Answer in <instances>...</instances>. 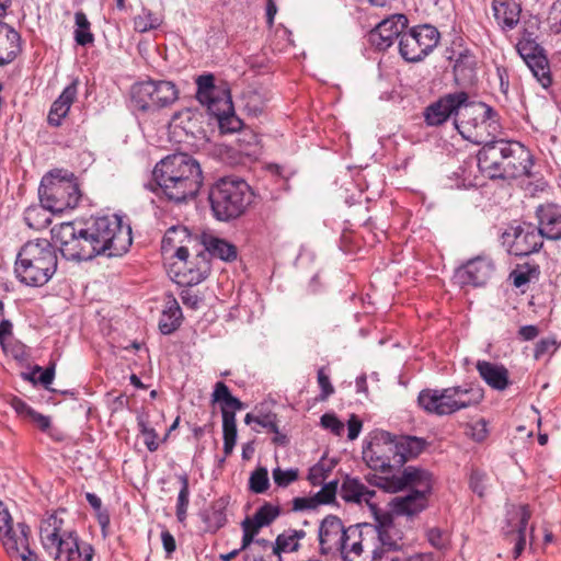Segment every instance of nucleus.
I'll return each mask as SVG.
<instances>
[{
	"mask_svg": "<svg viewBox=\"0 0 561 561\" xmlns=\"http://www.w3.org/2000/svg\"><path fill=\"white\" fill-rule=\"evenodd\" d=\"M50 232L61 255L71 261H88L98 255L122 256L133 243L131 228L118 215L94 217L82 227L61 222Z\"/></svg>",
	"mask_w": 561,
	"mask_h": 561,
	"instance_id": "nucleus-1",
	"label": "nucleus"
},
{
	"mask_svg": "<svg viewBox=\"0 0 561 561\" xmlns=\"http://www.w3.org/2000/svg\"><path fill=\"white\" fill-rule=\"evenodd\" d=\"M159 193L176 204L194 199L203 185V171L196 159L183 152L158 162L152 172Z\"/></svg>",
	"mask_w": 561,
	"mask_h": 561,
	"instance_id": "nucleus-2",
	"label": "nucleus"
},
{
	"mask_svg": "<svg viewBox=\"0 0 561 561\" xmlns=\"http://www.w3.org/2000/svg\"><path fill=\"white\" fill-rule=\"evenodd\" d=\"M478 167L490 179H517L530 176L533 156L518 141L493 139L478 152Z\"/></svg>",
	"mask_w": 561,
	"mask_h": 561,
	"instance_id": "nucleus-3",
	"label": "nucleus"
},
{
	"mask_svg": "<svg viewBox=\"0 0 561 561\" xmlns=\"http://www.w3.org/2000/svg\"><path fill=\"white\" fill-rule=\"evenodd\" d=\"M39 538L44 550L56 561H92L94 548L80 542L75 529L67 528L57 513L41 522Z\"/></svg>",
	"mask_w": 561,
	"mask_h": 561,
	"instance_id": "nucleus-4",
	"label": "nucleus"
},
{
	"mask_svg": "<svg viewBox=\"0 0 561 561\" xmlns=\"http://www.w3.org/2000/svg\"><path fill=\"white\" fill-rule=\"evenodd\" d=\"M57 270L55 248L47 239L26 242L18 253L14 272L27 286L45 285Z\"/></svg>",
	"mask_w": 561,
	"mask_h": 561,
	"instance_id": "nucleus-5",
	"label": "nucleus"
},
{
	"mask_svg": "<svg viewBox=\"0 0 561 561\" xmlns=\"http://www.w3.org/2000/svg\"><path fill=\"white\" fill-rule=\"evenodd\" d=\"M483 398L484 390L480 386L467 383L444 389H424L419 393L417 403L425 412L444 416L476 407Z\"/></svg>",
	"mask_w": 561,
	"mask_h": 561,
	"instance_id": "nucleus-6",
	"label": "nucleus"
},
{
	"mask_svg": "<svg viewBox=\"0 0 561 561\" xmlns=\"http://www.w3.org/2000/svg\"><path fill=\"white\" fill-rule=\"evenodd\" d=\"M208 201L217 220L230 221L240 217L251 204V187L244 180L225 176L210 186Z\"/></svg>",
	"mask_w": 561,
	"mask_h": 561,
	"instance_id": "nucleus-7",
	"label": "nucleus"
},
{
	"mask_svg": "<svg viewBox=\"0 0 561 561\" xmlns=\"http://www.w3.org/2000/svg\"><path fill=\"white\" fill-rule=\"evenodd\" d=\"M178 99L179 89L168 80L149 79L134 83L130 89L133 108L144 113L168 107Z\"/></svg>",
	"mask_w": 561,
	"mask_h": 561,
	"instance_id": "nucleus-8",
	"label": "nucleus"
},
{
	"mask_svg": "<svg viewBox=\"0 0 561 561\" xmlns=\"http://www.w3.org/2000/svg\"><path fill=\"white\" fill-rule=\"evenodd\" d=\"M42 206L51 213H62L77 207L81 192L73 179L59 178L49 173L45 175L38 187Z\"/></svg>",
	"mask_w": 561,
	"mask_h": 561,
	"instance_id": "nucleus-9",
	"label": "nucleus"
},
{
	"mask_svg": "<svg viewBox=\"0 0 561 561\" xmlns=\"http://www.w3.org/2000/svg\"><path fill=\"white\" fill-rule=\"evenodd\" d=\"M496 115L490 105L468 100L459 107L454 125L463 139L472 144L484 145L486 128L491 126L490 121H494Z\"/></svg>",
	"mask_w": 561,
	"mask_h": 561,
	"instance_id": "nucleus-10",
	"label": "nucleus"
},
{
	"mask_svg": "<svg viewBox=\"0 0 561 561\" xmlns=\"http://www.w3.org/2000/svg\"><path fill=\"white\" fill-rule=\"evenodd\" d=\"M199 244L203 247V250L197 251L194 266L187 267V274H184L190 286L199 284L207 278L211 270L210 256L225 262H232L238 256V250L234 244L211 234H203Z\"/></svg>",
	"mask_w": 561,
	"mask_h": 561,
	"instance_id": "nucleus-11",
	"label": "nucleus"
},
{
	"mask_svg": "<svg viewBox=\"0 0 561 561\" xmlns=\"http://www.w3.org/2000/svg\"><path fill=\"white\" fill-rule=\"evenodd\" d=\"M31 528L25 523H18L14 528L12 517L0 501V538L12 561H37V554L30 549Z\"/></svg>",
	"mask_w": 561,
	"mask_h": 561,
	"instance_id": "nucleus-12",
	"label": "nucleus"
},
{
	"mask_svg": "<svg viewBox=\"0 0 561 561\" xmlns=\"http://www.w3.org/2000/svg\"><path fill=\"white\" fill-rule=\"evenodd\" d=\"M439 37L437 28L430 24L414 26L401 35L400 55L409 62H417L437 46Z\"/></svg>",
	"mask_w": 561,
	"mask_h": 561,
	"instance_id": "nucleus-13",
	"label": "nucleus"
},
{
	"mask_svg": "<svg viewBox=\"0 0 561 561\" xmlns=\"http://www.w3.org/2000/svg\"><path fill=\"white\" fill-rule=\"evenodd\" d=\"M398 447L396 435L381 432L363 450V459L374 470L389 472L397 467Z\"/></svg>",
	"mask_w": 561,
	"mask_h": 561,
	"instance_id": "nucleus-14",
	"label": "nucleus"
},
{
	"mask_svg": "<svg viewBox=\"0 0 561 561\" xmlns=\"http://www.w3.org/2000/svg\"><path fill=\"white\" fill-rule=\"evenodd\" d=\"M370 484L383 489L388 492H398L405 488L410 490L432 492L433 489V476L425 469L409 466L404 468L403 472L399 477L386 478L373 476L368 480Z\"/></svg>",
	"mask_w": 561,
	"mask_h": 561,
	"instance_id": "nucleus-15",
	"label": "nucleus"
},
{
	"mask_svg": "<svg viewBox=\"0 0 561 561\" xmlns=\"http://www.w3.org/2000/svg\"><path fill=\"white\" fill-rule=\"evenodd\" d=\"M502 243L510 254L526 256L542 248L543 238L533 224H523L508 227L502 233Z\"/></svg>",
	"mask_w": 561,
	"mask_h": 561,
	"instance_id": "nucleus-16",
	"label": "nucleus"
},
{
	"mask_svg": "<svg viewBox=\"0 0 561 561\" xmlns=\"http://www.w3.org/2000/svg\"><path fill=\"white\" fill-rule=\"evenodd\" d=\"M516 49L531 70L534 77L543 88H548L552 83V79L550 76L549 62L543 54L542 47L531 38L529 34H525L518 41Z\"/></svg>",
	"mask_w": 561,
	"mask_h": 561,
	"instance_id": "nucleus-17",
	"label": "nucleus"
},
{
	"mask_svg": "<svg viewBox=\"0 0 561 561\" xmlns=\"http://www.w3.org/2000/svg\"><path fill=\"white\" fill-rule=\"evenodd\" d=\"M199 245V237L193 236L184 226H173L169 228L161 242V251L163 254L173 252V255L182 261L187 267H193L194 263L188 262L190 251Z\"/></svg>",
	"mask_w": 561,
	"mask_h": 561,
	"instance_id": "nucleus-18",
	"label": "nucleus"
},
{
	"mask_svg": "<svg viewBox=\"0 0 561 561\" xmlns=\"http://www.w3.org/2000/svg\"><path fill=\"white\" fill-rule=\"evenodd\" d=\"M376 525L374 526L375 535L380 542V549H373L374 559L382 558V553L396 551L403 542V534L394 523L392 513L375 511Z\"/></svg>",
	"mask_w": 561,
	"mask_h": 561,
	"instance_id": "nucleus-19",
	"label": "nucleus"
},
{
	"mask_svg": "<svg viewBox=\"0 0 561 561\" xmlns=\"http://www.w3.org/2000/svg\"><path fill=\"white\" fill-rule=\"evenodd\" d=\"M531 517L528 505H520L508 513L506 527L503 528V539L513 545V558L517 559L526 547V528Z\"/></svg>",
	"mask_w": 561,
	"mask_h": 561,
	"instance_id": "nucleus-20",
	"label": "nucleus"
},
{
	"mask_svg": "<svg viewBox=\"0 0 561 561\" xmlns=\"http://www.w3.org/2000/svg\"><path fill=\"white\" fill-rule=\"evenodd\" d=\"M375 536L374 525L357 524L346 528L343 538V547L337 550L347 561H355L362 557L365 549L370 548V541Z\"/></svg>",
	"mask_w": 561,
	"mask_h": 561,
	"instance_id": "nucleus-21",
	"label": "nucleus"
},
{
	"mask_svg": "<svg viewBox=\"0 0 561 561\" xmlns=\"http://www.w3.org/2000/svg\"><path fill=\"white\" fill-rule=\"evenodd\" d=\"M495 266L488 256H477L458 267L455 272V280L460 286H484L493 276Z\"/></svg>",
	"mask_w": 561,
	"mask_h": 561,
	"instance_id": "nucleus-22",
	"label": "nucleus"
},
{
	"mask_svg": "<svg viewBox=\"0 0 561 561\" xmlns=\"http://www.w3.org/2000/svg\"><path fill=\"white\" fill-rule=\"evenodd\" d=\"M468 101V93L458 91L448 93L430 104L424 111V119L428 126H440L451 116L455 118L459 107Z\"/></svg>",
	"mask_w": 561,
	"mask_h": 561,
	"instance_id": "nucleus-23",
	"label": "nucleus"
},
{
	"mask_svg": "<svg viewBox=\"0 0 561 561\" xmlns=\"http://www.w3.org/2000/svg\"><path fill=\"white\" fill-rule=\"evenodd\" d=\"M408 26V19L403 14H393L379 22L369 33V42L379 50H386L393 41L401 38Z\"/></svg>",
	"mask_w": 561,
	"mask_h": 561,
	"instance_id": "nucleus-24",
	"label": "nucleus"
},
{
	"mask_svg": "<svg viewBox=\"0 0 561 561\" xmlns=\"http://www.w3.org/2000/svg\"><path fill=\"white\" fill-rule=\"evenodd\" d=\"M346 528L335 515L325 516L319 526L318 539L322 554H337L339 547H343Z\"/></svg>",
	"mask_w": 561,
	"mask_h": 561,
	"instance_id": "nucleus-25",
	"label": "nucleus"
},
{
	"mask_svg": "<svg viewBox=\"0 0 561 561\" xmlns=\"http://www.w3.org/2000/svg\"><path fill=\"white\" fill-rule=\"evenodd\" d=\"M431 493L410 490L407 495L396 496L390 502V513L398 516H415L427 507Z\"/></svg>",
	"mask_w": 561,
	"mask_h": 561,
	"instance_id": "nucleus-26",
	"label": "nucleus"
},
{
	"mask_svg": "<svg viewBox=\"0 0 561 561\" xmlns=\"http://www.w3.org/2000/svg\"><path fill=\"white\" fill-rule=\"evenodd\" d=\"M538 219L537 230L542 238L549 240L561 239V211L558 206L553 204H546L538 206L536 210Z\"/></svg>",
	"mask_w": 561,
	"mask_h": 561,
	"instance_id": "nucleus-27",
	"label": "nucleus"
},
{
	"mask_svg": "<svg viewBox=\"0 0 561 561\" xmlns=\"http://www.w3.org/2000/svg\"><path fill=\"white\" fill-rule=\"evenodd\" d=\"M21 50L20 33L0 20V66L11 64Z\"/></svg>",
	"mask_w": 561,
	"mask_h": 561,
	"instance_id": "nucleus-28",
	"label": "nucleus"
},
{
	"mask_svg": "<svg viewBox=\"0 0 561 561\" xmlns=\"http://www.w3.org/2000/svg\"><path fill=\"white\" fill-rule=\"evenodd\" d=\"M376 492L368 489L359 479L346 477L341 485L340 495L348 503L362 504L366 503L374 512L376 511L375 505L371 503V499Z\"/></svg>",
	"mask_w": 561,
	"mask_h": 561,
	"instance_id": "nucleus-29",
	"label": "nucleus"
},
{
	"mask_svg": "<svg viewBox=\"0 0 561 561\" xmlns=\"http://www.w3.org/2000/svg\"><path fill=\"white\" fill-rule=\"evenodd\" d=\"M78 93V81H72L67 85L58 99L51 104L47 121L51 126H60L62 118L67 116Z\"/></svg>",
	"mask_w": 561,
	"mask_h": 561,
	"instance_id": "nucleus-30",
	"label": "nucleus"
},
{
	"mask_svg": "<svg viewBox=\"0 0 561 561\" xmlns=\"http://www.w3.org/2000/svg\"><path fill=\"white\" fill-rule=\"evenodd\" d=\"M476 368L480 377L492 389L503 391L508 387V370L503 365L486 360H478Z\"/></svg>",
	"mask_w": 561,
	"mask_h": 561,
	"instance_id": "nucleus-31",
	"label": "nucleus"
},
{
	"mask_svg": "<svg viewBox=\"0 0 561 561\" xmlns=\"http://www.w3.org/2000/svg\"><path fill=\"white\" fill-rule=\"evenodd\" d=\"M494 18L503 30H513L519 22V0H493Z\"/></svg>",
	"mask_w": 561,
	"mask_h": 561,
	"instance_id": "nucleus-32",
	"label": "nucleus"
},
{
	"mask_svg": "<svg viewBox=\"0 0 561 561\" xmlns=\"http://www.w3.org/2000/svg\"><path fill=\"white\" fill-rule=\"evenodd\" d=\"M396 445L398 447L397 467H402L408 460L416 458L427 446L424 438L401 435L396 436Z\"/></svg>",
	"mask_w": 561,
	"mask_h": 561,
	"instance_id": "nucleus-33",
	"label": "nucleus"
},
{
	"mask_svg": "<svg viewBox=\"0 0 561 561\" xmlns=\"http://www.w3.org/2000/svg\"><path fill=\"white\" fill-rule=\"evenodd\" d=\"M307 536L304 529H286L279 534L272 546L273 553L280 557L282 553L299 551L300 541Z\"/></svg>",
	"mask_w": 561,
	"mask_h": 561,
	"instance_id": "nucleus-34",
	"label": "nucleus"
},
{
	"mask_svg": "<svg viewBox=\"0 0 561 561\" xmlns=\"http://www.w3.org/2000/svg\"><path fill=\"white\" fill-rule=\"evenodd\" d=\"M10 405L13 408V410L18 413L20 417L27 422H31L42 432L46 433L50 428V417L35 411L22 399L13 397L10 401Z\"/></svg>",
	"mask_w": 561,
	"mask_h": 561,
	"instance_id": "nucleus-35",
	"label": "nucleus"
},
{
	"mask_svg": "<svg viewBox=\"0 0 561 561\" xmlns=\"http://www.w3.org/2000/svg\"><path fill=\"white\" fill-rule=\"evenodd\" d=\"M228 505L229 499L221 496L214 501L210 507L202 514L209 531L215 533L227 524L226 511Z\"/></svg>",
	"mask_w": 561,
	"mask_h": 561,
	"instance_id": "nucleus-36",
	"label": "nucleus"
},
{
	"mask_svg": "<svg viewBox=\"0 0 561 561\" xmlns=\"http://www.w3.org/2000/svg\"><path fill=\"white\" fill-rule=\"evenodd\" d=\"M211 401L221 403V416L224 417V412L228 414H233L236 416V412L243 410L244 404L238 398L233 397L228 388V386L218 381L215 383L214 391L211 393Z\"/></svg>",
	"mask_w": 561,
	"mask_h": 561,
	"instance_id": "nucleus-37",
	"label": "nucleus"
},
{
	"mask_svg": "<svg viewBox=\"0 0 561 561\" xmlns=\"http://www.w3.org/2000/svg\"><path fill=\"white\" fill-rule=\"evenodd\" d=\"M182 320V311L175 300L162 312L159 320V329L162 334H171L179 329Z\"/></svg>",
	"mask_w": 561,
	"mask_h": 561,
	"instance_id": "nucleus-38",
	"label": "nucleus"
},
{
	"mask_svg": "<svg viewBox=\"0 0 561 561\" xmlns=\"http://www.w3.org/2000/svg\"><path fill=\"white\" fill-rule=\"evenodd\" d=\"M202 104L207 106L209 115L214 116L217 121H220L221 117L233 110L231 96L227 90L210 98L209 101H204Z\"/></svg>",
	"mask_w": 561,
	"mask_h": 561,
	"instance_id": "nucleus-39",
	"label": "nucleus"
},
{
	"mask_svg": "<svg viewBox=\"0 0 561 561\" xmlns=\"http://www.w3.org/2000/svg\"><path fill=\"white\" fill-rule=\"evenodd\" d=\"M75 41L80 46L91 45L94 42V35L90 30V22L84 12L78 11L75 14Z\"/></svg>",
	"mask_w": 561,
	"mask_h": 561,
	"instance_id": "nucleus-40",
	"label": "nucleus"
},
{
	"mask_svg": "<svg viewBox=\"0 0 561 561\" xmlns=\"http://www.w3.org/2000/svg\"><path fill=\"white\" fill-rule=\"evenodd\" d=\"M181 483L176 500L175 515L179 523L184 524L187 517V507L190 503V483L186 473L178 476Z\"/></svg>",
	"mask_w": 561,
	"mask_h": 561,
	"instance_id": "nucleus-41",
	"label": "nucleus"
},
{
	"mask_svg": "<svg viewBox=\"0 0 561 561\" xmlns=\"http://www.w3.org/2000/svg\"><path fill=\"white\" fill-rule=\"evenodd\" d=\"M196 99L199 103L209 101L210 98H214L225 91L215 85V77L211 73L198 76L196 79Z\"/></svg>",
	"mask_w": 561,
	"mask_h": 561,
	"instance_id": "nucleus-42",
	"label": "nucleus"
},
{
	"mask_svg": "<svg viewBox=\"0 0 561 561\" xmlns=\"http://www.w3.org/2000/svg\"><path fill=\"white\" fill-rule=\"evenodd\" d=\"M222 434H224V453L229 456L237 442V423L233 414L224 412L222 419Z\"/></svg>",
	"mask_w": 561,
	"mask_h": 561,
	"instance_id": "nucleus-43",
	"label": "nucleus"
},
{
	"mask_svg": "<svg viewBox=\"0 0 561 561\" xmlns=\"http://www.w3.org/2000/svg\"><path fill=\"white\" fill-rule=\"evenodd\" d=\"M243 110L252 116H259L264 112L265 100L263 95L255 90H248L241 98Z\"/></svg>",
	"mask_w": 561,
	"mask_h": 561,
	"instance_id": "nucleus-44",
	"label": "nucleus"
},
{
	"mask_svg": "<svg viewBox=\"0 0 561 561\" xmlns=\"http://www.w3.org/2000/svg\"><path fill=\"white\" fill-rule=\"evenodd\" d=\"M540 274L539 265L525 263L517 265V267L511 273L513 284L516 287H522L533 279H538Z\"/></svg>",
	"mask_w": 561,
	"mask_h": 561,
	"instance_id": "nucleus-45",
	"label": "nucleus"
},
{
	"mask_svg": "<svg viewBox=\"0 0 561 561\" xmlns=\"http://www.w3.org/2000/svg\"><path fill=\"white\" fill-rule=\"evenodd\" d=\"M161 23V18L147 9H142L141 13L134 18V28L139 33L156 30Z\"/></svg>",
	"mask_w": 561,
	"mask_h": 561,
	"instance_id": "nucleus-46",
	"label": "nucleus"
},
{
	"mask_svg": "<svg viewBox=\"0 0 561 561\" xmlns=\"http://www.w3.org/2000/svg\"><path fill=\"white\" fill-rule=\"evenodd\" d=\"M198 114L191 108H183L175 112L172 116L171 123L186 133H194V127L197 122Z\"/></svg>",
	"mask_w": 561,
	"mask_h": 561,
	"instance_id": "nucleus-47",
	"label": "nucleus"
},
{
	"mask_svg": "<svg viewBox=\"0 0 561 561\" xmlns=\"http://www.w3.org/2000/svg\"><path fill=\"white\" fill-rule=\"evenodd\" d=\"M476 67V57L470 50L465 49L460 51L455 59L454 64V72L456 76H461L463 78L471 75Z\"/></svg>",
	"mask_w": 561,
	"mask_h": 561,
	"instance_id": "nucleus-48",
	"label": "nucleus"
},
{
	"mask_svg": "<svg viewBox=\"0 0 561 561\" xmlns=\"http://www.w3.org/2000/svg\"><path fill=\"white\" fill-rule=\"evenodd\" d=\"M270 488L268 471L265 467L256 468L250 476L249 489L255 494L265 493Z\"/></svg>",
	"mask_w": 561,
	"mask_h": 561,
	"instance_id": "nucleus-49",
	"label": "nucleus"
},
{
	"mask_svg": "<svg viewBox=\"0 0 561 561\" xmlns=\"http://www.w3.org/2000/svg\"><path fill=\"white\" fill-rule=\"evenodd\" d=\"M243 536L240 550H247L251 547L252 542H254L255 536L259 534L260 529L264 527L260 525L259 522L252 517H245L241 523Z\"/></svg>",
	"mask_w": 561,
	"mask_h": 561,
	"instance_id": "nucleus-50",
	"label": "nucleus"
},
{
	"mask_svg": "<svg viewBox=\"0 0 561 561\" xmlns=\"http://www.w3.org/2000/svg\"><path fill=\"white\" fill-rule=\"evenodd\" d=\"M25 224L35 230H41L49 224V218L44 209L39 207H28L24 213Z\"/></svg>",
	"mask_w": 561,
	"mask_h": 561,
	"instance_id": "nucleus-51",
	"label": "nucleus"
},
{
	"mask_svg": "<svg viewBox=\"0 0 561 561\" xmlns=\"http://www.w3.org/2000/svg\"><path fill=\"white\" fill-rule=\"evenodd\" d=\"M280 514L278 505H273L265 502L254 513L253 517L259 522L260 525L270 526Z\"/></svg>",
	"mask_w": 561,
	"mask_h": 561,
	"instance_id": "nucleus-52",
	"label": "nucleus"
},
{
	"mask_svg": "<svg viewBox=\"0 0 561 561\" xmlns=\"http://www.w3.org/2000/svg\"><path fill=\"white\" fill-rule=\"evenodd\" d=\"M272 477L274 483L279 488H287L289 484L294 483L299 478V470L297 468H290L287 470H283L279 467H276L272 471Z\"/></svg>",
	"mask_w": 561,
	"mask_h": 561,
	"instance_id": "nucleus-53",
	"label": "nucleus"
},
{
	"mask_svg": "<svg viewBox=\"0 0 561 561\" xmlns=\"http://www.w3.org/2000/svg\"><path fill=\"white\" fill-rule=\"evenodd\" d=\"M330 472L331 467L327 468L325 465L320 461L309 469L308 481L313 486L321 485L328 479Z\"/></svg>",
	"mask_w": 561,
	"mask_h": 561,
	"instance_id": "nucleus-54",
	"label": "nucleus"
},
{
	"mask_svg": "<svg viewBox=\"0 0 561 561\" xmlns=\"http://www.w3.org/2000/svg\"><path fill=\"white\" fill-rule=\"evenodd\" d=\"M426 537L431 546L439 550L446 548L449 543L448 533L438 527L430 528L426 531Z\"/></svg>",
	"mask_w": 561,
	"mask_h": 561,
	"instance_id": "nucleus-55",
	"label": "nucleus"
},
{
	"mask_svg": "<svg viewBox=\"0 0 561 561\" xmlns=\"http://www.w3.org/2000/svg\"><path fill=\"white\" fill-rule=\"evenodd\" d=\"M219 128L221 133H236L241 130L242 121L234 114V110H232L229 114L218 121Z\"/></svg>",
	"mask_w": 561,
	"mask_h": 561,
	"instance_id": "nucleus-56",
	"label": "nucleus"
},
{
	"mask_svg": "<svg viewBox=\"0 0 561 561\" xmlns=\"http://www.w3.org/2000/svg\"><path fill=\"white\" fill-rule=\"evenodd\" d=\"M318 385L321 389V393L319 396L320 401H327L330 396L334 393V387L331 383L329 375L325 373V368L321 367L318 369L317 374Z\"/></svg>",
	"mask_w": 561,
	"mask_h": 561,
	"instance_id": "nucleus-57",
	"label": "nucleus"
},
{
	"mask_svg": "<svg viewBox=\"0 0 561 561\" xmlns=\"http://www.w3.org/2000/svg\"><path fill=\"white\" fill-rule=\"evenodd\" d=\"M55 376V365L47 367L46 369H42L39 366H35L31 376H27V379L35 381L37 380L43 386L48 388V386L53 382Z\"/></svg>",
	"mask_w": 561,
	"mask_h": 561,
	"instance_id": "nucleus-58",
	"label": "nucleus"
},
{
	"mask_svg": "<svg viewBox=\"0 0 561 561\" xmlns=\"http://www.w3.org/2000/svg\"><path fill=\"white\" fill-rule=\"evenodd\" d=\"M337 491V481H330L321 488L320 491H318L314 496L320 504H330L335 500Z\"/></svg>",
	"mask_w": 561,
	"mask_h": 561,
	"instance_id": "nucleus-59",
	"label": "nucleus"
},
{
	"mask_svg": "<svg viewBox=\"0 0 561 561\" xmlns=\"http://www.w3.org/2000/svg\"><path fill=\"white\" fill-rule=\"evenodd\" d=\"M320 423L325 430H330L336 436H341L344 432V423L332 413L323 414Z\"/></svg>",
	"mask_w": 561,
	"mask_h": 561,
	"instance_id": "nucleus-60",
	"label": "nucleus"
},
{
	"mask_svg": "<svg viewBox=\"0 0 561 561\" xmlns=\"http://www.w3.org/2000/svg\"><path fill=\"white\" fill-rule=\"evenodd\" d=\"M486 425V421L484 419H480L468 425L467 435H469L474 442H483L488 436Z\"/></svg>",
	"mask_w": 561,
	"mask_h": 561,
	"instance_id": "nucleus-61",
	"label": "nucleus"
},
{
	"mask_svg": "<svg viewBox=\"0 0 561 561\" xmlns=\"http://www.w3.org/2000/svg\"><path fill=\"white\" fill-rule=\"evenodd\" d=\"M485 474L479 470H472L470 474V488L471 490L477 493L479 496H483L485 491Z\"/></svg>",
	"mask_w": 561,
	"mask_h": 561,
	"instance_id": "nucleus-62",
	"label": "nucleus"
},
{
	"mask_svg": "<svg viewBox=\"0 0 561 561\" xmlns=\"http://www.w3.org/2000/svg\"><path fill=\"white\" fill-rule=\"evenodd\" d=\"M277 415L274 413H267V414H260L256 415L255 423L264 428H266L268 432L277 433Z\"/></svg>",
	"mask_w": 561,
	"mask_h": 561,
	"instance_id": "nucleus-63",
	"label": "nucleus"
},
{
	"mask_svg": "<svg viewBox=\"0 0 561 561\" xmlns=\"http://www.w3.org/2000/svg\"><path fill=\"white\" fill-rule=\"evenodd\" d=\"M389 561H438L433 553L396 554L386 557Z\"/></svg>",
	"mask_w": 561,
	"mask_h": 561,
	"instance_id": "nucleus-64",
	"label": "nucleus"
}]
</instances>
